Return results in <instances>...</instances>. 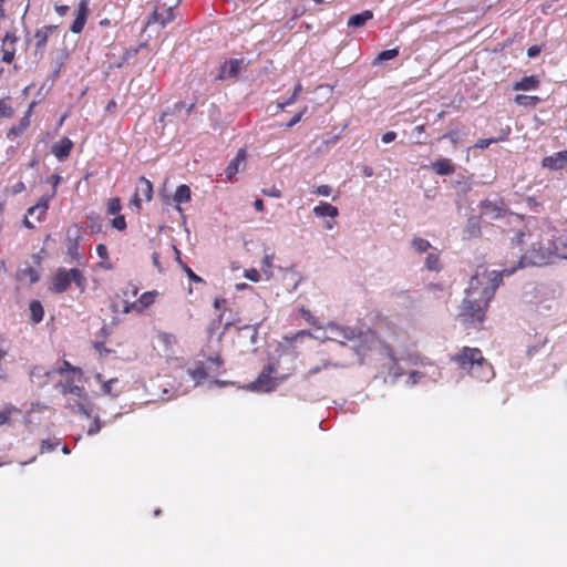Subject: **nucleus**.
<instances>
[{
  "label": "nucleus",
  "instance_id": "obj_1",
  "mask_svg": "<svg viewBox=\"0 0 567 567\" xmlns=\"http://www.w3.org/2000/svg\"><path fill=\"white\" fill-rule=\"evenodd\" d=\"M458 369L466 371L478 381H489L494 378L492 364L483 357L478 348L463 347L458 353L451 358Z\"/></svg>",
  "mask_w": 567,
  "mask_h": 567
},
{
  "label": "nucleus",
  "instance_id": "obj_2",
  "mask_svg": "<svg viewBox=\"0 0 567 567\" xmlns=\"http://www.w3.org/2000/svg\"><path fill=\"white\" fill-rule=\"evenodd\" d=\"M481 282L480 276L475 275L471 278L467 297L464 299L462 305L461 316L467 318L472 322H481L484 319V308L481 303H484L482 293L478 288Z\"/></svg>",
  "mask_w": 567,
  "mask_h": 567
},
{
  "label": "nucleus",
  "instance_id": "obj_3",
  "mask_svg": "<svg viewBox=\"0 0 567 567\" xmlns=\"http://www.w3.org/2000/svg\"><path fill=\"white\" fill-rule=\"evenodd\" d=\"M74 284L81 292L86 288V278L84 274L76 269L59 268L51 280V290L56 293L65 292Z\"/></svg>",
  "mask_w": 567,
  "mask_h": 567
},
{
  "label": "nucleus",
  "instance_id": "obj_4",
  "mask_svg": "<svg viewBox=\"0 0 567 567\" xmlns=\"http://www.w3.org/2000/svg\"><path fill=\"white\" fill-rule=\"evenodd\" d=\"M522 266V261L518 262L516 267H513L511 269H504L502 271H485L483 275H478L481 282L478 284V288L482 293V299L484 300V305L487 306V303L493 299L496 289L503 281V276H511L515 272V270Z\"/></svg>",
  "mask_w": 567,
  "mask_h": 567
},
{
  "label": "nucleus",
  "instance_id": "obj_5",
  "mask_svg": "<svg viewBox=\"0 0 567 567\" xmlns=\"http://www.w3.org/2000/svg\"><path fill=\"white\" fill-rule=\"evenodd\" d=\"M178 2L179 0H156L145 25L151 27L157 24L161 28L166 27L175 19L174 10L178 6Z\"/></svg>",
  "mask_w": 567,
  "mask_h": 567
},
{
  "label": "nucleus",
  "instance_id": "obj_6",
  "mask_svg": "<svg viewBox=\"0 0 567 567\" xmlns=\"http://www.w3.org/2000/svg\"><path fill=\"white\" fill-rule=\"evenodd\" d=\"M277 371L276 367L274 364L266 365L262 371L259 373L257 379L251 383V389L255 391H261V392H270L272 391L277 382L275 378H272V374Z\"/></svg>",
  "mask_w": 567,
  "mask_h": 567
},
{
  "label": "nucleus",
  "instance_id": "obj_7",
  "mask_svg": "<svg viewBox=\"0 0 567 567\" xmlns=\"http://www.w3.org/2000/svg\"><path fill=\"white\" fill-rule=\"evenodd\" d=\"M158 292L156 290L146 291L140 296V298L132 302L127 303L124 308V312L128 313L132 311L135 312H143L146 308L152 306L155 302V299L157 297Z\"/></svg>",
  "mask_w": 567,
  "mask_h": 567
},
{
  "label": "nucleus",
  "instance_id": "obj_8",
  "mask_svg": "<svg viewBox=\"0 0 567 567\" xmlns=\"http://www.w3.org/2000/svg\"><path fill=\"white\" fill-rule=\"evenodd\" d=\"M246 66L244 59H230L220 66L219 80L235 79Z\"/></svg>",
  "mask_w": 567,
  "mask_h": 567
},
{
  "label": "nucleus",
  "instance_id": "obj_9",
  "mask_svg": "<svg viewBox=\"0 0 567 567\" xmlns=\"http://www.w3.org/2000/svg\"><path fill=\"white\" fill-rule=\"evenodd\" d=\"M89 0H81L78 6L76 16L73 20L70 30L73 33H81L86 23L90 9H89Z\"/></svg>",
  "mask_w": 567,
  "mask_h": 567
},
{
  "label": "nucleus",
  "instance_id": "obj_10",
  "mask_svg": "<svg viewBox=\"0 0 567 567\" xmlns=\"http://www.w3.org/2000/svg\"><path fill=\"white\" fill-rule=\"evenodd\" d=\"M542 166L550 171H559L567 167V150L545 156L542 159Z\"/></svg>",
  "mask_w": 567,
  "mask_h": 567
},
{
  "label": "nucleus",
  "instance_id": "obj_11",
  "mask_svg": "<svg viewBox=\"0 0 567 567\" xmlns=\"http://www.w3.org/2000/svg\"><path fill=\"white\" fill-rule=\"evenodd\" d=\"M73 148V142L69 137H62L59 142L52 145L51 152L58 158L63 162L69 156Z\"/></svg>",
  "mask_w": 567,
  "mask_h": 567
},
{
  "label": "nucleus",
  "instance_id": "obj_12",
  "mask_svg": "<svg viewBox=\"0 0 567 567\" xmlns=\"http://www.w3.org/2000/svg\"><path fill=\"white\" fill-rule=\"evenodd\" d=\"M16 278L20 284L33 285L40 280V274L37 268L27 266L17 270Z\"/></svg>",
  "mask_w": 567,
  "mask_h": 567
},
{
  "label": "nucleus",
  "instance_id": "obj_13",
  "mask_svg": "<svg viewBox=\"0 0 567 567\" xmlns=\"http://www.w3.org/2000/svg\"><path fill=\"white\" fill-rule=\"evenodd\" d=\"M247 152L245 148H240L235 158H233L226 167L225 174L228 179H231L240 169V166H245Z\"/></svg>",
  "mask_w": 567,
  "mask_h": 567
},
{
  "label": "nucleus",
  "instance_id": "obj_14",
  "mask_svg": "<svg viewBox=\"0 0 567 567\" xmlns=\"http://www.w3.org/2000/svg\"><path fill=\"white\" fill-rule=\"evenodd\" d=\"M58 29V25H44L41 29H38L34 33L35 39V49L37 51L42 52L48 43V39L52 35V33Z\"/></svg>",
  "mask_w": 567,
  "mask_h": 567
},
{
  "label": "nucleus",
  "instance_id": "obj_15",
  "mask_svg": "<svg viewBox=\"0 0 567 567\" xmlns=\"http://www.w3.org/2000/svg\"><path fill=\"white\" fill-rule=\"evenodd\" d=\"M51 199H52V195L41 196L39 202L34 206H32L28 209V215H30V216L37 215L38 221L43 220L47 215V212L49 209V203Z\"/></svg>",
  "mask_w": 567,
  "mask_h": 567
},
{
  "label": "nucleus",
  "instance_id": "obj_16",
  "mask_svg": "<svg viewBox=\"0 0 567 567\" xmlns=\"http://www.w3.org/2000/svg\"><path fill=\"white\" fill-rule=\"evenodd\" d=\"M430 168L440 176H449L454 174L455 167L450 158H439L431 163Z\"/></svg>",
  "mask_w": 567,
  "mask_h": 567
},
{
  "label": "nucleus",
  "instance_id": "obj_17",
  "mask_svg": "<svg viewBox=\"0 0 567 567\" xmlns=\"http://www.w3.org/2000/svg\"><path fill=\"white\" fill-rule=\"evenodd\" d=\"M332 331H334V334L338 338H341L340 342L343 343L344 341H353L357 339H360L363 336V332L357 328L352 327H334L332 328Z\"/></svg>",
  "mask_w": 567,
  "mask_h": 567
},
{
  "label": "nucleus",
  "instance_id": "obj_18",
  "mask_svg": "<svg viewBox=\"0 0 567 567\" xmlns=\"http://www.w3.org/2000/svg\"><path fill=\"white\" fill-rule=\"evenodd\" d=\"M95 380L102 384V393L104 395H109L112 398H117L121 393V390L115 389V385L118 383L117 378H112L110 380H104L101 373L95 375Z\"/></svg>",
  "mask_w": 567,
  "mask_h": 567
},
{
  "label": "nucleus",
  "instance_id": "obj_19",
  "mask_svg": "<svg viewBox=\"0 0 567 567\" xmlns=\"http://www.w3.org/2000/svg\"><path fill=\"white\" fill-rule=\"evenodd\" d=\"M32 106H33V103L30 104L29 110L27 111L24 116L20 120L19 124L12 126L8 131V133H7L8 138L13 140L14 137L22 135L23 132L29 127Z\"/></svg>",
  "mask_w": 567,
  "mask_h": 567
},
{
  "label": "nucleus",
  "instance_id": "obj_20",
  "mask_svg": "<svg viewBox=\"0 0 567 567\" xmlns=\"http://www.w3.org/2000/svg\"><path fill=\"white\" fill-rule=\"evenodd\" d=\"M259 323L254 324H245L240 328H238V338L239 339H248L249 346H255L257 343L258 339V328Z\"/></svg>",
  "mask_w": 567,
  "mask_h": 567
},
{
  "label": "nucleus",
  "instance_id": "obj_21",
  "mask_svg": "<svg viewBox=\"0 0 567 567\" xmlns=\"http://www.w3.org/2000/svg\"><path fill=\"white\" fill-rule=\"evenodd\" d=\"M540 85V80L537 75L524 76L522 80L513 84L515 91H530L536 90Z\"/></svg>",
  "mask_w": 567,
  "mask_h": 567
},
{
  "label": "nucleus",
  "instance_id": "obj_22",
  "mask_svg": "<svg viewBox=\"0 0 567 567\" xmlns=\"http://www.w3.org/2000/svg\"><path fill=\"white\" fill-rule=\"evenodd\" d=\"M135 194L150 202L153 197V184L146 177L141 176L137 181Z\"/></svg>",
  "mask_w": 567,
  "mask_h": 567
},
{
  "label": "nucleus",
  "instance_id": "obj_23",
  "mask_svg": "<svg viewBox=\"0 0 567 567\" xmlns=\"http://www.w3.org/2000/svg\"><path fill=\"white\" fill-rule=\"evenodd\" d=\"M313 214L317 216V217H331V218H336L338 215H339V209L338 207L331 205L330 203H327V202H320L315 208H313Z\"/></svg>",
  "mask_w": 567,
  "mask_h": 567
},
{
  "label": "nucleus",
  "instance_id": "obj_24",
  "mask_svg": "<svg viewBox=\"0 0 567 567\" xmlns=\"http://www.w3.org/2000/svg\"><path fill=\"white\" fill-rule=\"evenodd\" d=\"M58 388H60L62 394H73L76 396H81L83 393V388L74 384L73 378H69L64 381L58 384Z\"/></svg>",
  "mask_w": 567,
  "mask_h": 567
},
{
  "label": "nucleus",
  "instance_id": "obj_25",
  "mask_svg": "<svg viewBox=\"0 0 567 567\" xmlns=\"http://www.w3.org/2000/svg\"><path fill=\"white\" fill-rule=\"evenodd\" d=\"M373 18L371 10H364L361 13L353 14L348 20V27L359 28L365 24L367 21Z\"/></svg>",
  "mask_w": 567,
  "mask_h": 567
},
{
  "label": "nucleus",
  "instance_id": "obj_26",
  "mask_svg": "<svg viewBox=\"0 0 567 567\" xmlns=\"http://www.w3.org/2000/svg\"><path fill=\"white\" fill-rule=\"evenodd\" d=\"M30 319L33 323H39L43 320L44 309L39 300H32L29 303Z\"/></svg>",
  "mask_w": 567,
  "mask_h": 567
},
{
  "label": "nucleus",
  "instance_id": "obj_27",
  "mask_svg": "<svg viewBox=\"0 0 567 567\" xmlns=\"http://www.w3.org/2000/svg\"><path fill=\"white\" fill-rule=\"evenodd\" d=\"M464 233L467 238H475L481 235V225L477 217H471L467 219Z\"/></svg>",
  "mask_w": 567,
  "mask_h": 567
},
{
  "label": "nucleus",
  "instance_id": "obj_28",
  "mask_svg": "<svg viewBox=\"0 0 567 567\" xmlns=\"http://www.w3.org/2000/svg\"><path fill=\"white\" fill-rule=\"evenodd\" d=\"M190 195H192L190 188L187 185L183 184L176 188L173 198H174V202L177 204H185L190 200V198H192Z\"/></svg>",
  "mask_w": 567,
  "mask_h": 567
},
{
  "label": "nucleus",
  "instance_id": "obj_29",
  "mask_svg": "<svg viewBox=\"0 0 567 567\" xmlns=\"http://www.w3.org/2000/svg\"><path fill=\"white\" fill-rule=\"evenodd\" d=\"M514 102L524 107H535L540 103V99L536 95L518 94L515 96Z\"/></svg>",
  "mask_w": 567,
  "mask_h": 567
},
{
  "label": "nucleus",
  "instance_id": "obj_30",
  "mask_svg": "<svg viewBox=\"0 0 567 567\" xmlns=\"http://www.w3.org/2000/svg\"><path fill=\"white\" fill-rule=\"evenodd\" d=\"M68 239H69L68 249H66L68 255L70 256V258L73 261H80L82 259L83 255L79 251V243H78L79 235L76 234L74 238L69 237Z\"/></svg>",
  "mask_w": 567,
  "mask_h": 567
},
{
  "label": "nucleus",
  "instance_id": "obj_31",
  "mask_svg": "<svg viewBox=\"0 0 567 567\" xmlns=\"http://www.w3.org/2000/svg\"><path fill=\"white\" fill-rule=\"evenodd\" d=\"M14 114V110L11 106V99L10 96H6L0 100V117H7L10 118Z\"/></svg>",
  "mask_w": 567,
  "mask_h": 567
},
{
  "label": "nucleus",
  "instance_id": "obj_32",
  "mask_svg": "<svg viewBox=\"0 0 567 567\" xmlns=\"http://www.w3.org/2000/svg\"><path fill=\"white\" fill-rule=\"evenodd\" d=\"M56 372L60 374V375H69L70 373L72 374H78V375H81L82 374V370L78 367H74L72 365L69 361L64 360L61 364V367L56 370Z\"/></svg>",
  "mask_w": 567,
  "mask_h": 567
},
{
  "label": "nucleus",
  "instance_id": "obj_33",
  "mask_svg": "<svg viewBox=\"0 0 567 567\" xmlns=\"http://www.w3.org/2000/svg\"><path fill=\"white\" fill-rule=\"evenodd\" d=\"M14 412H18V410L11 404H4L0 408V425L9 423Z\"/></svg>",
  "mask_w": 567,
  "mask_h": 567
},
{
  "label": "nucleus",
  "instance_id": "obj_34",
  "mask_svg": "<svg viewBox=\"0 0 567 567\" xmlns=\"http://www.w3.org/2000/svg\"><path fill=\"white\" fill-rule=\"evenodd\" d=\"M411 245L420 254L426 252L431 248L430 241L421 237H414Z\"/></svg>",
  "mask_w": 567,
  "mask_h": 567
},
{
  "label": "nucleus",
  "instance_id": "obj_35",
  "mask_svg": "<svg viewBox=\"0 0 567 567\" xmlns=\"http://www.w3.org/2000/svg\"><path fill=\"white\" fill-rule=\"evenodd\" d=\"M425 266L431 271H439L441 269L439 254H429L425 259Z\"/></svg>",
  "mask_w": 567,
  "mask_h": 567
},
{
  "label": "nucleus",
  "instance_id": "obj_36",
  "mask_svg": "<svg viewBox=\"0 0 567 567\" xmlns=\"http://www.w3.org/2000/svg\"><path fill=\"white\" fill-rule=\"evenodd\" d=\"M301 92H302V84L300 82H298L293 89L291 96L289 99H287L285 102L280 103L279 106L281 109H284L288 105L293 104L297 101V99L299 97Z\"/></svg>",
  "mask_w": 567,
  "mask_h": 567
},
{
  "label": "nucleus",
  "instance_id": "obj_37",
  "mask_svg": "<svg viewBox=\"0 0 567 567\" xmlns=\"http://www.w3.org/2000/svg\"><path fill=\"white\" fill-rule=\"evenodd\" d=\"M398 55H399V49L394 48V49H389V50L381 51L378 54L377 59L379 61H389V60H392V59L396 58Z\"/></svg>",
  "mask_w": 567,
  "mask_h": 567
},
{
  "label": "nucleus",
  "instance_id": "obj_38",
  "mask_svg": "<svg viewBox=\"0 0 567 567\" xmlns=\"http://www.w3.org/2000/svg\"><path fill=\"white\" fill-rule=\"evenodd\" d=\"M122 208L121 200L118 197L111 198L107 203V213L110 215H116Z\"/></svg>",
  "mask_w": 567,
  "mask_h": 567
},
{
  "label": "nucleus",
  "instance_id": "obj_39",
  "mask_svg": "<svg viewBox=\"0 0 567 567\" xmlns=\"http://www.w3.org/2000/svg\"><path fill=\"white\" fill-rule=\"evenodd\" d=\"M178 261H179V264H181V266H182L183 270L185 271L186 276L188 277V279H189L190 281H193V282H197V284H199V282H203V281H204V280H203V278H202V277H199V276H197V275H196V274H195V272H194V271H193V270H192V269H190L186 264H183V262L181 261V259H178Z\"/></svg>",
  "mask_w": 567,
  "mask_h": 567
},
{
  "label": "nucleus",
  "instance_id": "obj_40",
  "mask_svg": "<svg viewBox=\"0 0 567 567\" xmlns=\"http://www.w3.org/2000/svg\"><path fill=\"white\" fill-rule=\"evenodd\" d=\"M208 361V369L214 371V372H217L220 367L223 365V359L220 355H215V357H209L207 359Z\"/></svg>",
  "mask_w": 567,
  "mask_h": 567
},
{
  "label": "nucleus",
  "instance_id": "obj_41",
  "mask_svg": "<svg viewBox=\"0 0 567 567\" xmlns=\"http://www.w3.org/2000/svg\"><path fill=\"white\" fill-rule=\"evenodd\" d=\"M60 444L59 441L56 442H53L51 440H43L41 442V446H40V452L41 453H48V452H52L56 449V446Z\"/></svg>",
  "mask_w": 567,
  "mask_h": 567
},
{
  "label": "nucleus",
  "instance_id": "obj_42",
  "mask_svg": "<svg viewBox=\"0 0 567 567\" xmlns=\"http://www.w3.org/2000/svg\"><path fill=\"white\" fill-rule=\"evenodd\" d=\"M112 227L115 229L123 231L126 229V220L123 215H117L112 219Z\"/></svg>",
  "mask_w": 567,
  "mask_h": 567
},
{
  "label": "nucleus",
  "instance_id": "obj_43",
  "mask_svg": "<svg viewBox=\"0 0 567 567\" xmlns=\"http://www.w3.org/2000/svg\"><path fill=\"white\" fill-rule=\"evenodd\" d=\"M61 181L62 177L59 174H53L50 177H48V183L52 185V192L49 194L52 195V198L56 195V189Z\"/></svg>",
  "mask_w": 567,
  "mask_h": 567
},
{
  "label": "nucleus",
  "instance_id": "obj_44",
  "mask_svg": "<svg viewBox=\"0 0 567 567\" xmlns=\"http://www.w3.org/2000/svg\"><path fill=\"white\" fill-rule=\"evenodd\" d=\"M481 208L483 209V213H485V214L488 212L496 213V216L499 214V209L497 208V206L488 199H485L481 203Z\"/></svg>",
  "mask_w": 567,
  "mask_h": 567
},
{
  "label": "nucleus",
  "instance_id": "obj_45",
  "mask_svg": "<svg viewBox=\"0 0 567 567\" xmlns=\"http://www.w3.org/2000/svg\"><path fill=\"white\" fill-rule=\"evenodd\" d=\"M261 194L267 197L280 198L282 196L281 190L275 185L269 188H262Z\"/></svg>",
  "mask_w": 567,
  "mask_h": 567
},
{
  "label": "nucleus",
  "instance_id": "obj_46",
  "mask_svg": "<svg viewBox=\"0 0 567 567\" xmlns=\"http://www.w3.org/2000/svg\"><path fill=\"white\" fill-rule=\"evenodd\" d=\"M102 429V425H101V422H100V419L99 416H95L93 422L91 423V425L89 426L87 429V435H95L97 434Z\"/></svg>",
  "mask_w": 567,
  "mask_h": 567
},
{
  "label": "nucleus",
  "instance_id": "obj_47",
  "mask_svg": "<svg viewBox=\"0 0 567 567\" xmlns=\"http://www.w3.org/2000/svg\"><path fill=\"white\" fill-rule=\"evenodd\" d=\"M502 138H481L475 143L476 148H487L491 144L499 142Z\"/></svg>",
  "mask_w": 567,
  "mask_h": 567
},
{
  "label": "nucleus",
  "instance_id": "obj_48",
  "mask_svg": "<svg viewBox=\"0 0 567 567\" xmlns=\"http://www.w3.org/2000/svg\"><path fill=\"white\" fill-rule=\"evenodd\" d=\"M244 276L254 282H258L260 280V274L255 268L246 269Z\"/></svg>",
  "mask_w": 567,
  "mask_h": 567
},
{
  "label": "nucleus",
  "instance_id": "obj_49",
  "mask_svg": "<svg viewBox=\"0 0 567 567\" xmlns=\"http://www.w3.org/2000/svg\"><path fill=\"white\" fill-rule=\"evenodd\" d=\"M192 377L196 380H203L206 379L208 374L204 367H198L192 371Z\"/></svg>",
  "mask_w": 567,
  "mask_h": 567
},
{
  "label": "nucleus",
  "instance_id": "obj_50",
  "mask_svg": "<svg viewBox=\"0 0 567 567\" xmlns=\"http://www.w3.org/2000/svg\"><path fill=\"white\" fill-rule=\"evenodd\" d=\"M221 319H223V313H219L218 318L216 320L212 321V323L208 326L207 332H208L209 337H213L215 334L216 330L218 329L219 323L221 322Z\"/></svg>",
  "mask_w": 567,
  "mask_h": 567
},
{
  "label": "nucleus",
  "instance_id": "obj_51",
  "mask_svg": "<svg viewBox=\"0 0 567 567\" xmlns=\"http://www.w3.org/2000/svg\"><path fill=\"white\" fill-rule=\"evenodd\" d=\"M308 107L305 106L299 113H297L287 124V127H292L297 123H299L302 116L307 113Z\"/></svg>",
  "mask_w": 567,
  "mask_h": 567
},
{
  "label": "nucleus",
  "instance_id": "obj_52",
  "mask_svg": "<svg viewBox=\"0 0 567 567\" xmlns=\"http://www.w3.org/2000/svg\"><path fill=\"white\" fill-rule=\"evenodd\" d=\"M305 337L311 338L312 334L309 330H301V331H298L297 333H295L291 338H286V340L289 342H296L298 339L305 338Z\"/></svg>",
  "mask_w": 567,
  "mask_h": 567
},
{
  "label": "nucleus",
  "instance_id": "obj_53",
  "mask_svg": "<svg viewBox=\"0 0 567 567\" xmlns=\"http://www.w3.org/2000/svg\"><path fill=\"white\" fill-rule=\"evenodd\" d=\"M96 254L103 260L109 259V250H107V247L104 244H99L96 246Z\"/></svg>",
  "mask_w": 567,
  "mask_h": 567
},
{
  "label": "nucleus",
  "instance_id": "obj_54",
  "mask_svg": "<svg viewBox=\"0 0 567 567\" xmlns=\"http://www.w3.org/2000/svg\"><path fill=\"white\" fill-rule=\"evenodd\" d=\"M313 193L319 196H329L331 194V187L329 185H320Z\"/></svg>",
  "mask_w": 567,
  "mask_h": 567
},
{
  "label": "nucleus",
  "instance_id": "obj_55",
  "mask_svg": "<svg viewBox=\"0 0 567 567\" xmlns=\"http://www.w3.org/2000/svg\"><path fill=\"white\" fill-rule=\"evenodd\" d=\"M14 59V50H2V61L6 63H11Z\"/></svg>",
  "mask_w": 567,
  "mask_h": 567
},
{
  "label": "nucleus",
  "instance_id": "obj_56",
  "mask_svg": "<svg viewBox=\"0 0 567 567\" xmlns=\"http://www.w3.org/2000/svg\"><path fill=\"white\" fill-rule=\"evenodd\" d=\"M9 347L3 338H0V362L8 355Z\"/></svg>",
  "mask_w": 567,
  "mask_h": 567
},
{
  "label": "nucleus",
  "instance_id": "obj_57",
  "mask_svg": "<svg viewBox=\"0 0 567 567\" xmlns=\"http://www.w3.org/2000/svg\"><path fill=\"white\" fill-rule=\"evenodd\" d=\"M396 137V133L393 131H389L382 135V142L389 144L393 142Z\"/></svg>",
  "mask_w": 567,
  "mask_h": 567
},
{
  "label": "nucleus",
  "instance_id": "obj_58",
  "mask_svg": "<svg viewBox=\"0 0 567 567\" xmlns=\"http://www.w3.org/2000/svg\"><path fill=\"white\" fill-rule=\"evenodd\" d=\"M539 53H540V48H539V47H537V45H533V47L528 48V50H527V55H528L529 58H535V56H537Z\"/></svg>",
  "mask_w": 567,
  "mask_h": 567
},
{
  "label": "nucleus",
  "instance_id": "obj_59",
  "mask_svg": "<svg viewBox=\"0 0 567 567\" xmlns=\"http://www.w3.org/2000/svg\"><path fill=\"white\" fill-rule=\"evenodd\" d=\"M262 267L270 269L272 267V256L266 255L262 258Z\"/></svg>",
  "mask_w": 567,
  "mask_h": 567
},
{
  "label": "nucleus",
  "instance_id": "obj_60",
  "mask_svg": "<svg viewBox=\"0 0 567 567\" xmlns=\"http://www.w3.org/2000/svg\"><path fill=\"white\" fill-rule=\"evenodd\" d=\"M55 11H56V13H58L59 16L63 17V16H65V14L68 13V11H69V7H68V6H64V4H62V6H56V7H55Z\"/></svg>",
  "mask_w": 567,
  "mask_h": 567
},
{
  "label": "nucleus",
  "instance_id": "obj_61",
  "mask_svg": "<svg viewBox=\"0 0 567 567\" xmlns=\"http://www.w3.org/2000/svg\"><path fill=\"white\" fill-rule=\"evenodd\" d=\"M301 315L302 317L309 322V323H313L312 321V315L309 310L305 309V308H301Z\"/></svg>",
  "mask_w": 567,
  "mask_h": 567
},
{
  "label": "nucleus",
  "instance_id": "obj_62",
  "mask_svg": "<svg viewBox=\"0 0 567 567\" xmlns=\"http://www.w3.org/2000/svg\"><path fill=\"white\" fill-rule=\"evenodd\" d=\"M254 207L256 210L258 212H262L265 209V205H264V200L260 199V198H257L255 202H254Z\"/></svg>",
  "mask_w": 567,
  "mask_h": 567
},
{
  "label": "nucleus",
  "instance_id": "obj_63",
  "mask_svg": "<svg viewBox=\"0 0 567 567\" xmlns=\"http://www.w3.org/2000/svg\"><path fill=\"white\" fill-rule=\"evenodd\" d=\"M142 199H143L142 197H140L138 195H136V194L134 193V195H133V198H132L131 203H132V204H133L137 209H140V208H141Z\"/></svg>",
  "mask_w": 567,
  "mask_h": 567
},
{
  "label": "nucleus",
  "instance_id": "obj_64",
  "mask_svg": "<svg viewBox=\"0 0 567 567\" xmlns=\"http://www.w3.org/2000/svg\"><path fill=\"white\" fill-rule=\"evenodd\" d=\"M442 138H449L451 140L454 144L457 143V134L455 132H450V133H446L442 136Z\"/></svg>",
  "mask_w": 567,
  "mask_h": 567
}]
</instances>
